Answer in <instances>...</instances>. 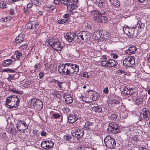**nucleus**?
I'll list each match as a JSON object with an SVG mask.
<instances>
[{
  "instance_id": "nucleus-40",
  "label": "nucleus",
  "mask_w": 150,
  "mask_h": 150,
  "mask_svg": "<svg viewBox=\"0 0 150 150\" xmlns=\"http://www.w3.org/2000/svg\"><path fill=\"white\" fill-rule=\"evenodd\" d=\"M94 34L96 35L97 38L98 39V38H99L101 36L102 33H100V31L98 30L96 32H94Z\"/></svg>"
},
{
  "instance_id": "nucleus-47",
  "label": "nucleus",
  "mask_w": 150,
  "mask_h": 150,
  "mask_svg": "<svg viewBox=\"0 0 150 150\" xmlns=\"http://www.w3.org/2000/svg\"><path fill=\"white\" fill-rule=\"evenodd\" d=\"M55 8V6H50L48 8L49 11H51L54 9Z\"/></svg>"
},
{
  "instance_id": "nucleus-50",
  "label": "nucleus",
  "mask_w": 150,
  "mask_h": 150,
  "mask_svg": "<svg viewBox=\"0 0 150 150\" xmlns=\"http://www.w3.org/2000/svg\"><path fill=\"white\" fill-rule=\"evenodd\" d=\"M103 92L106 94H108L109 90L108 87H105L103 90Z\"/></svg>"
},
{
  "instance_id": "nucleus-42",
  "label": "nucleus",
  "mask_w": 150,
  "mask_h": 150,
  "mask_svg": "<svg viewBox=\"0 0 150 150\" xmlns=\"http://www.w3.org/2000/svg\"><path fill=\"white\" fill-rule=\"evenodd\" d=\"M64 113H69L71 111V110L68 108H64L62 109Z\"/></svg>"
},
{
  "instance_id": "nucleus-9",
  "label": "nucleus",
  "mask_w": 150,
  "mask_h": 150,
  "mask_svg": "<svg viewBox=\"0 0 150 150\" xmlns=\"http://www.w3.org/2000/svg\"><path fill=\"white\" fill-rule=\"evenodd\" d=\"M89 96L86 97L85 100V102L87 103H91L94 101H95L97 99L98 93L96 91L93 92L91 91L90 93Z\"/></svg>"
},
{
  "instance_id": "nucleus-14",
  "label": "nucleus",
  "mask_w": 150,
  "mask_h": 150,
  "mask_svg": "<svg viewBox=\"0 0 150 150\" xmlns=\"http://www.w3.org/2000/svg\"><path fill=\"white\" fill-rule=\"evenodd\" d=\"M83 132V130L82 129H75L74 132L73 131L71 132V135L73 137H76L77 138H80L83 137L84 134Z\"/></svg>"
},
{
  "instance_id": "nucleus-6",
  "label": "nucleus",
  "mask_w": 150,
  "mask_h": 150,
  "mask_svg": "<svg viewBox=\"0 0 150 150\" xmlns=\"http://www.w3.org/2000/svg\"><path fill=\"white\" fill-rule=\"evenodd\" d=\"M104 141L106 146L108 148L112 149L115 148L116 143L113 138L108 136L104 139Z\"/></svg>"
},
{
  "instance_id": "nucleus-22",
  "label": "nucleus",
  "mask_w": 150,
  "mask_h": 150,
  "mask_svg": "<svg viewBox=\"0 0 150 150\" xmlns=\"http://www.w3.org/2000/svg\"><path fill=\"white\" fill-rule=\"evenodd\" d=\"M13 61L11 59H6L3 61L2 62L3 65L5 67H8L11 65L13 63Z\"/></svg>"
},
{
  "instance_id": "nucleus-61",
  "label": "nucleus",
  "mask_w": 150,
  "mask_h": 150,
  "mask_svg": "<svg viewBox=\"0 0 150 150\" xmlns=\"http://www.w3.org/2000/svg\"><path fill=\"white\" fill-rule=\"evenodd\" d=\"M11 91L15 93H18V91L16 90V89L13 88L11 90H10Z\"/></svg>"
},
{
  "instance_id": "nucleus-8",
  "label": "nucleus",
  "mask_w": 150,
  "mask_h": 150,
  "mask_svg": "<svg viewBox=\"0 0 150 150\" xmlns=\"http://www.w3.org/2000/svg\"><path fill=\"white\" fill-rule=\"evenodd\" d=\"M124 66L126 67H133L135 64V59L133 57H128L125 59L123 62Z\"/></svg>"
},
{
  "instance_id": "nucleus-34",
  "label": "nucleus",
  "mask_w": 150,
  "mask_h": 150,
  "mask_svg": "<svg viewBox=\"0 0 150 150\" xmlns=\"http://www.w3.org/2000/svg\"><path fill=\"white\" fill-rule=\"evenodd\" d=\"M68 22L67 19H62L58 20L57 22L59 24H62Z\"/></svg>"
},
{
  "instance_id": "nucleus-31",
  "label": "nucleus",
  "mask_w": 150,
  "mask_h": 150,
  "mask_svg": "<svg viewBox=\"0 0 150 150\" xmlns=\"http://www.w3.org/2000/svg\"><path fill=\"white\" fill-rule=\"evenodd\" d=\"M96 3L98 5H100V6H103V5L105 3L104 0H96Z\"/></svg>"
},
{
  "instance_id": "nucleus-37",
  "label": "nucleus",
  "mask_w": 150,
  "mask_h": 150,
  "mask_svg": "<svg viewBox=\"0 0 150 150\" xmlns=\"http://www.w3.org/2000/svg\"><path fill=\"white\" fill-rule=\"evenodd\" d=\"M28 47V45L27 44H25L21 45L19 49L21 50H23Z\"/></svg>"
},
{
  "instance_id": "nucleus-15",
  "label": "nucleus",
  "mask_w": 150,
  "mask_h": 150,
  "mask_svg": "<svg viewBox=\"0 0 150 150\" xmlns=\"http://www.w3.org/2000/svg\"><path fill=\"white\" fill-rule=\"evenodd\" d=\"M67 118L68 122L71 123L75 122L78 118L77 115L74 113L70 114Z\"/></svg>"
},
{
  "instance_id": "nucleus-11",
  "label": "nucleus",
  "mask_w": 150,
  "mask_h": 150,
  "mask_svg": "<svg viewBox=\"0 0 150 150\" xmlns=\"http://www.w3.org/2000/svg\"><path fill=\"white\" fill-rule=\"evenodd\" d=\"M54 145V142L51 140L43 141L41 143V147L46 150L51 149Z\"/></svg>"
},
{
  "instance_id": "nucleus-45",
  "label": "nucleus",
  "mask_w": 150,
  "mask_h": 150,
  "mask_svg": "<svg viewBox=\"0 0 150 150\" xmlns=\"http://www.w3.org/2000/svg\"><path fill=\"white\" fill-rule=\"evenodd\" d=\"M55 82H57V84L58 86L60 88H62L63 87V86L62 85V84H63V82H60L58 80H56Z\"/></svg>"
},
{
  "instance_id": "nucleus-4",
  "label": "nucleus",
  "mask_w": 150,
  "mask_h": 150,
  "mask_svg": "<svg viewBox=\"0 0 150 150\" xmlns=\"http://www.w3.org/2000/svg\"><path fill=\"white\" fill-rule=\"evenodd\" d=\"M69 63H66L63 64H59L58 69L59 73L64 75H70Z\"/></svg>"
},
{
  "instance_id": "nucleus-19",
  "label": "nucleus",
  "mask_w": 150,
  "mask_h": 150,
  "mask_svg": "<svg viewBox=\"0 0 150 150\" xmlns=\"http://www.w3.org/2000/svg\"><path fill=\"white\" fill-rule=\"evenodd\" d=\"M66 103L68 104L71 103L73 101V99L70 94H66L64 96Z\"/></svg>"
},
{
  "instance_id": "nucleus-25",
  "label": "nucleus",
  "mask_w": 150,
  "mask_h": 150,
  "mask_svg": "<svg viewBox=\"0 0 150 150\" xmlns=\"http://www.w3.org/2000/svg\"><path fill=\"white\" fill-rule=\"evenodd\" d=\"M93 123L89 121L86 122L85 125H84V127L85 129H91V127L93 125Z\"/></svg>"
},
{
  "instance_id": "nucleus-10",
  "label": "nucleus",
  "mask_w": 150,
  "mask_h": 150,
  "mask_svg": "<svg viewBox=\"0 0 150 150\" xmlns=\"http://www.w3.org/2000/svg\"><path fill=\"white\" fill-rule=\"evenodd\" d=\"M16 127L19 132L28 129L26 123L23 121L18 120L16 123Z\"/></svg>"
},
{
  "instance_id": "nucleus-32",
  "label": "nucleus",
  "mask_w": 150,
  "mask_h": 150,
  "mask_svg": "<svg viewBox=\"0 0 150 150\" xmlns=\"http://www.w3.org/2000/svg\"><path fill=\"white\" fill-rule=\"evenodd\" d=\"M30 1L33 4L35 5L38 6L40 5V0H30Z\"/></svg>"
},
{
  "instance_id": "nucleus-18",
  "label": "nucleus",
  "mask_w": 150,
  "mask_h": 150,
  "mask_svg": "<svg viewBox=\"0 0 150 150\" xmlns=\"http://www.w3.org/2000/svg\"><path fill=\"white\" fill-rule=\"evenodd\" d=\"M137 49L135 46H131L128 50H126L125 52L129 55L134 54L136 52Z\"/></svg>"
},
{
  "instance_id": "nucleus-56",
  "label": "nucleus",
  "mask_w": 150,
  "mask_h": 150,
  "mask_svg": "<svg viewBox=\"0 0 150 150\" xmlns=\"http://www.w3.org/2000/svg\"><path fill=\"white\" fill-rule=\"evenodd\" d=\"M39 78L40 79H41L44 76V74L42 72H40V73H39Z\"/></svg>"
},
{
  "instance_id": "nucleus-58",
  "label": "nucleus",
  "mask_w": 150,
  "mask_h": 150,
  "mask_svg": "<svg viewBox=\"0 0 150 150\" xmlns=\"http://www.w3.org/2000/svg\"><path fill=\"white\" fill-rule=\"evenodd\" d=\"M9 13L11 15H13L14 13V11L13 9H11L9 11Z\"/></svg>"
},
{
  "instance_id": "nucleus-52",
  "label": "nucleus",
  "mask_w": 150,
  "mask_h": 150,
  "mask_svg": "<svg viewBox=\"0 0 150 150\" xmlns=\"http://www.w3.org/2000/svg\"><path fill=\"white\" fill-rule=\"evenodd\" d=\"M33 4L32 2L31 3H29L27 5V7L28 8H30L33 6Z\"/></svg>"
},
{
  "instance_id": "nucleus-54",
  "label": "nucleus",
  "mask_w": 150,
  "mask_h": 150,
  "mask_svg": "<svg viewBox=\"0 0 150 150\" xmlns=\"http://www.w3.org/2000/svg\"><path fill=\"white\" fill-rule=\"evenodd\" d=\"M69 14H68V13H66V14H64L63 16V18L67 19V18L69 17Z\"/></svg>"
},
{
  "instance_id": "nucleus-51",
  "label": "nucleus",
  "mask_w": 150,
  "mask_h": 150,
  "mask_svg": "<svg viewBox=\"0 0 150 150\" xmlns=\"http://www.w3.org/2000/svg\"><path fill=\"white\" fill-rule=\"evenodd\" d=\"M14 76L13 75H10L8 78V81H11L12 79H13Z\"/></svg>"
},
{
  "instance_id": "nucleus-49",
  "label": "nucleus",
  "mask_w": 150,
  "mask_h": 150,
  "mask_svg": "<svg viewBox=\"0 0 150 150\" xmlns=\"http://www.w3.org/2000/svg\"><path fill=\"white\" fill-rule=\"evenodd\" d=\"M112 56L114 59H117L118 58V55L117 54H115L114 53H112L111 54Z\"/></svg>"
},
{
  "instance_id": "nucleus-59",
  "label": "nucleus",
  "mask_w": 150,
  "mask_h": 150,
  "mask_svg": "<svg viewBox=\"0 0 150 150\" xmlns=\"http://www.w3.org/2000/svg\"><path fill=\"white\" fill-rule=\"evenodd\" d=\"M128 88H124L123 92L126 95H127V92H128V91H127L128 90Z\"/></svg>"
},
{
  "instance_id": "nucleus-28",
  "label": "nucleus",
  "mask_w": 150,
  "mask_h": 150,
  "mask_svg": "<svg viewBox=\"0 0 150 150\" xmlns=\"http://www.w3.org/2000/svg\"><path fill=\"white\" fill-rule=\"evenodd\" d=\"M91 109L92 110L95 112H101L102 111L101 107L98 106L92 107L91 108Z\"/></svg>"
},
{
  "instance_id": "nucleus-53",
  "label": "nucleus",
  "mask_w": 150,
  "mask_h": 150,
  "mask_svg": "<svg viewBox=\"0 0 150 150\" xmlns=\"http://www.w3.org/2000/svg\"><path fill=\"white\" fill-rule=\"evenodd\" d=\"M122 73V71L118 70L116 71L115 74H117L120 75Z\"/></svg>"
},
{
  "instance_id": "nucleus-13",
  "label": "nucleus",
  "mask_w": 150,
  "mask_h": 150,
  "mask_svg": "<svg viewBox=\"0 0 150 150\" xmlns=\"http://www.w3.org/2000/svg\"><path fill=\"white\" fill-rule=\"evenodd\" d=\"M140 117L142 120H146V121H150V112L148 109H145L143 112L141 114Z\"/></svg>"
},
{
  "instance_id": "nucleus-24",
  "label": "nucleus",
  "mask_w": 150,
  "mask_h": 150,
  "mask_svg": "<svg viewBox=\"0 0 150 150\" xmlns=\"http://www.w3.org/2000/svg\"><path fill=\"white\" fill-rule=\"evenodd\" d=\"M75 4H74V3L72 4L71 2H70V4H69L67 7V10L71 11L76 8L77 6L75 5Z\"/></svg>"
},
{
  "instance_id": "nucleus-38",
  "label": "nucleus",
  "mask_w": 150,
  "mask_h": 150,
  "mask_svg": "<svg viewBox=\"0 0 150 150\" xmlns=\"http://www.w3.org/2000/svg\"><path fill=\"white\" fill-rule=\"evenodd\" d=\"M128 92H127V95L131 96L134 94L133 89L132 88L128 89Z\"/></svg>"
},
{
  "instance_id": "nucleus-36",
  "label": "nucleus",
  "mask_w": 150,
  "mask_h": 150,
  "mask_svg": "<svg viewBox=\"0 0 150 150\" xmlns=\"http://www.w3.org/2000/svg\"><path fill=\"white\" fill-rule=\"evenodd\" d=\"M61 115L58 113H55L52 114V117L54 119H57L61 117Z\"/></svg>"
},
{
  "instance_id": "nucleus-27",
  "label": "nucleus",
  "mask_w": 150,
  "mask_h": 150,
  "mask_svg": "<svg viewBox=\"0 0 150 150\" xmlns=\"http://www.w3.org/2000/svg\"><path fill=\"white\" fill-rule=\"evenodd\" d=\"M109 60H103L100 62V64L103 67L109 68Z\"/></svg>"
},
{
  "instance_id": "nucleus-39",
  "label": "nucleus",
  "mask_w": 150,
  "mask_h": 150,
  "mask_svg": "<svg viewBox=\"0 0 150 150\" xmlns=\"http://www.w3.org/2000/svg\"><path fill=\"white\" fill-rule=\"evenodd\" d=\"M0 8H6V4L3 1L0 2Z\"/></svg>"
},
{
  "instance_id": "nucleus-48",
  "label": "nucleus",
  "mask_w": 150,
  "mask_h": 150,
  "mask_svg": "<svg viewBox=\"0 0 150 150\" xmlns=\"http://www.w3.org/2000/svg\"><path fill=\"white\" fill-rule=\"evenodd\" d=\"M133 139L136 142H137L139 141L138 137L136 135H135L133 137Z\"/></svg>"
},
{
  "instance_id": "nucleus-55",
  "label": "nucleus",
  "mask_w": 150,
  "mask_h": 150,
  "mask_svg": "<svg viewBox=\"0 0 150 150\" xmlns=\"http://www.w3.org/2000/svg\"><path fill=\"white\" fill-rule=\"evenodd\" d=\"M47 134V132H46L42 131L41 133V135L42 136H45Z\"/></svg>"
},
{
  "instance_id": "nucleus-41",
  "label": "nucleus",
  "mask_w": 150,
  "mask_h": 150,
  "mask_svg": "<svg viewBox=\"0 0 150 150\" xmlns=\"http://www.w3.org/2000/svg\"><path fill=\"white\" fill-rule=\"evenodd\" d=\"M88 73L86 72H85L83 73H82L80 74V76H81L86 77V78H88L89 77V75L88 74Z\"/></svg>"
},
{
  "instance_id": "nucleus-23",
  "label": "nucleus",
  "mask_w": 150,
  "mask_h": 150,
  "mask_svg": "<svg viewBox=\"0 0 150 150\" xmlns=\"http://www.w3.org/2000/svg\"><path fill=\"white\" fill-rule=\"evenodd\" d=\"M109 68L115 67L117 66L118 64L117 62L113 59L109 60Z\"/></svg>"
},
{
  "instance_id": "nucleus-26",
  "label": "nucleus",
  "mask_w": 150,
  "mask_h": 150,
  "mask_svg": "<svg viewBox=\"0 0 150 150\" xmlns=\"http://www.w3.org/2000/svg\"><path fill=\"white\" fill-rule=\"evenodd\" d=\"M72 137L71 136L68 134H66L64 135L63 137V138L64 140L67 142L69 143L72 142Z\"/></svg>"
},
{
  "instance_id": "nucleus-21",
  "label": "nucleus",
  "mask_w": 150,
  "mask_h": 150,
  "mask_svg": "<svg viewBox=\"0 0 150 150\" xmlns=\"http://www.w3.org/2000/svg\"><path fill=\"white\" fill-rule=\"evenodd\" d=\"M25 35L23 34H20L16 38L15 42L17 44L23 41Z\"/></svg>"
},
{
  "instance_id": "nucleus-60",
  "label": "nucleus",
  "mask_w": 150,
  "mask_h": 150,
  "mask_svg": "<svg viewBox=\"0 0 150 150\" xmlns=\"http://www.w3.org/2000/svg\"><path fill=\"white\" fill-rule=\"evenodd\" d=\"M24 11L26 15H27L28 14L29 12V10L26 8L24 9Z\"/></svg>"
},
{
  "instance_id": "nucleus-16",
  "label": "nucleus",
  "mask_w": 150,
  "mask_h": 150,
  "mask_svg": "<svg viewBox=\"0 0 150 150\" xmlns=\"http://www.w3.org/2000/svg\"><path fill=\"white\" fill-rule=\"evenodd\" d=\"M123 30L125 33L131 38L135 37L136 36V35H134V34L133 33L132 30H131L130 31L129 30V28L127 26V27H123Z\"/></svg>"
},
{
  "instance_id": "nucleus-5",
  "label": "nucleus",
  "mask_w": 150,
  "mask_h": 150,
  "mask_svg": "<svg viewBox=\"0 0 150 150\" xmlns=\"http://www.w3.org/2000/svg\"><path fill=\"white\" fill-rule=\"evenodd\" d=\"M30 101V104L32 105L34 109L36 110H40L43 108V104L42 102L39 99L37 98H33L31 99Z\"/></svg>"
},
{
  "instance_id": "nucleus-29",
  "label": "nucleus",
  "mask_w": 150,
  "mask_h": 150,
  "mask_svg": "<svg viewBox=\"0 0 150 150\" xmlns=\"http://www.w3.org/2000/svg\"><path fill=\"white\" fill-rule=\"evenodd\" d=\"M100 12L97 10H94L91 11V15L94 16L95 18H96L100 16Z\"/></svg>"
},
{
  "instance_id": "nucleus-35",
  "label": "nucleus",
  "mask_w": 150,
  "mask_h": 150,
  "mask_svg": "<svg viewBox=\"0 0 150 150\" xmlns=\"http://www.w3.org/2000/svg\"><path fill=\"white\" fill-rule=\"evenodd\" d=\"M15 54L16 55V58L18 59L20 58V57L22 55L21 53L18 51H16L15 52Z\"/></svg>"
},
{
  "instance_id": "nucleus-62",
  "label": "nucleus",
  "mask_w": 150,
  "mask_h": 150,
  "mask_svg": "<svg viewBox=\"0 0 150 150\" xmlns=\"http://www.w3.org/2000/svg\"><path fill=\"white\" fill-rule=\"evenodd\" d=\"M54 2L56 4H59L60 3H61L60 0H55L54 1Z\"/></svg>"
},
{
  "instance_id": "nucleus-1",
  "label": "nucleus",
  "mask_w": 150,
  "mask_h": 150,
  "mask_svg": "<svg viewBox=\"0 0 150 150\" xmlns=\"http://www.w3.org/2000/svg\"><path fill=\"white\" fill-rule=\"evenodd\" d=\"M65 37L69 42L83 43L90 40L91 36L89 33L83 31L79 35L73 33L67 34Z\"/></svg>"
},
{
  "instance_id": "nucleus-12",
  "label": "nucleus",
  "mask_w": 150,
  "mask_h": 150,
  "mask_svg": "<svg viewBox=\"0 0 150 150\" xmlns=\"http://www.w3.org/2000/svg\"><path fill=\"white\" fill-rule=\"evenodd\" d=\"M69 69L70 75L71 74H76L79 71V66L76 64L69 63Z\"/></svg>"
},
{
  "instance_id": "nucleus-30",
  "label": "nucleus",
  "mask_w": 150,
  "mask_h": 150,
  "mask_svg": "<svg viewBox=\"0 0 150 150\" xmlns=\"http://www.w3.org/2000/svg\"><path fill=\"white\" fill-rule=\"evenodd\" d=\"M61 3L64 4V5L67 6V7L69 4H70V0H60Z\"/></svg>"
},
{
  "instance_id": "nucleus-33",
  "label": "nucleus",
  "mask_w": 150,
  "mask_h": 150,
  "mask_svg": "<svg viewBox=\"0 0 150 150\" xmlns=\"http://www.w3.org/2000/svg\"><path fill=\"white\" fill-rule=\"evenodd\" d=\"M118 115L116 113L112 114L110 116V119L112 121L115 120L117 118Z\"/></svg>"
},
{
  "instance_id": "nucleus-3",
  "label": "nucleus",
  "mask_w": 150,
  "mask_h": 150,
  "mask_svg": "<svg viewBox=\"0 0 150 150\" xmlns=\"http://www.w3.org/2000/svg\"><path fill=\"white\" fill-rule=\"evenodd\" d=\"M50 45L57 51H60L63 47V45L58 39L52 38L47 41Z\"/></svg>"
},
{
  "instance_id": "nucleus-20",
  "label": "nucleus",
  "mask_w": 150,
  "mask_h": 150,
  "mask_svg": "<svg viewBox=\"0 0 150 150\" xmlns=\"http://www.w3.org/2000/svg\"><path fill=\"white\" fill-rule=\"evenodd\" d=\"M108 19L107 17L105 16H100L99 17H98L96 18V21L98 22L101 23H106Z\"/></svg>"
},
{
  "instance_id": "nucleus-2",
  "label": "nucleus",
  "mask_w": 150,
  "mask_h": 150,
  "mask_svg": "<svg viewBox=\"0 0 150 150\" xmlns=\"http://www.w3.org/2000/svg\"><path fill=\"white\" fill-rule=\"evenodd\" d=\"M20 101V99L18 96L12 95L7 98L5 105L10 109L16 108L18 105Z\"/></svg>"
},
{
  "instance_id": "nucleus-64",
  "label": "nucleus",
  "mask_w": 150,
  "mask_h": 150,
  "mask_svg": "<svg viewBox=\"0 0 150 150\" xmlns=\"http://www.w3.org/2000/svg\"><path fill=\"white\" fill-rule=\"evenodd\" d=\"M19 0H9V1L11 3H12L13 2H16Z\"/></svg>"
},
{
  "instance_id": "nucleus-44",
  "label": "nucleus",
  "mask_w": 150,
  "mask_h": 150,
  "mask_svg": "<svg viewBox=\"0 0 150 150\" xmlns=\"http://www.w3.org/2000/svg\"><path fill=\"white\" fill-rule=\"evenodd\" d=\"M3 71L8 73H13L14 72L13 70H12L11 69H8L4 70Z\"/></svg>"
},
{
  "instance_id": "nucleus-46",
  "label": "nucleus",
  "mask_w": 150,
  "mask_h": 150,
  "mask_svg": "<svg viewBox=\"0 0 150 150\" xmlns=\"http://www.w3.org/2000/svg\"><path fill=\"white\" fill-rule=\"evenodd\" d=\"M110 3L112 4H114L117 2V5H118L119 3L118 1H117V0H109Z\"/></svg>"
},
{
  "instance_id": "nucleus-57",
  "label": "nucleus",
  "mask_w": 150,
  "mask_h": 150,
  "mask_svg": "<svg viewBox=\"0 0 150 150\" xmlns=\"http://www.w3.org/2000/svg\"><path fill=\"white\" fill-rule=\"evenodd\" d=\"M106 13V12L104 11H102L100 12V16H102L103 15H104Z\"/></svg>"
},
{
  "instance_id": "nucleus-7",
  "label": "nucleus",
  "mask_w": 150,
  "mask_h": 150,
  "mask_svg": "<svg viewBox=\"0 0 150 150\" xmlns=\"http://www.w3.org/2000/svg\"><path fill=\"white\" fill-rule=\"evenodd\" d=\"M120 126L119 125L114 122H111L109 124L107 130L108 132H111L113 134L119 132L120 131Z\"/></svg>"
},
{
  "instance_id": "nucleus-17",
  "label": "nucleus",
  "mask_w": 150,
  "mask_h": 150,
  "mask_svg": "<svg viewBox=\"0 0 150 150\" xmlns=\"http://www.w3.org/2000/svg\"><path fill=\"white\" fill-rule=\"evenodd\" d=\"M38 24L36 22L33 21H30L26 25L27 28L29 29H33L37 27Z\"/></svg>"
},
{
  "instance_id": "nucleus-43",
  "label": "nucleus",
  "mask_w": 150,
  "mask_h": 150,
  "mask_svg": "<svg viewBox=\"0 0 150 150\" xmlns=\"http://www.w3.org/2000/svg\"><path fill=\"white\" fill-rule=\"evenodd\" d=\"M103 38L104 39H107L108 38V33L107 32H105L103 33Z\"/></svg>"
},
{
  "instance_id": "nucleus-63",
  "label": "nucleus",
  "mask_w": 150,
  "mask_h": 150,
  "mask_svg": "<svg viewBox=\"0 0 150 150\" xmlns=\"http://www.w3.org/2000/svg\"><path fill=\"white\" fill-rule=\"evenodd\" d=\"M39 64H36L34 66V67L35 68V69L34 71V72H36V70H37V69L38 68V65H39Z\"/></svg>"
}]
</instances>
